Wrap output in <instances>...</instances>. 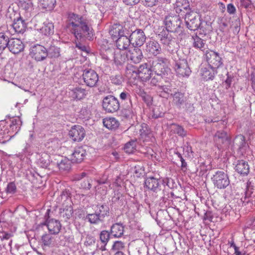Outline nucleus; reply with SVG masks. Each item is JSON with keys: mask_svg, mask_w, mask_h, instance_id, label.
<instances>
[{"mask_svg": "<svg viewBox=\"0 0 255 255\" xmlns=\"http://www.w3.org/2000/svg\"><path fill=\"white\" fill-rule=\"evenodd\" d=\"M192 39L193 40V46L194 48L199 49L201 51H204L205 49V42L203 39L197 35L192 36Z\"/></svg>", "mask_w": 255, "mask_h": 255, "instance_id": "58836bf2", "label": "nucleus"}, {"mask_svg": "<svg viewBox=\"0 0 255 255\" xmlns=\"http://www.w3.org/2000/svg\"><path fill=\"white\" fill-rule=\"evenodd\" d=\"M92 179L89 177H86V178H84L81 182L80 187L81 188L86 189L89 190L91 188Z\"/></svg>", "mask_w": 255, "mask_h": 255, "instance_id": "603ef678", "label": "nucleus"}, {"mask_svg": "<svg viewBox=\"0 0 255 255\" xmlns=\"http://www.w3.org/2000/svg\"><path fill=\"white\" fill-rule=\"evenodd\" d=\"M124 226L121 223L114 224L111 227L110 233L114 238H121L124 235Z\"/></svg>", "mask_w": 255, "mask_h": 255, "instance_id": "c756f323", "label": "nucleus"}, {"mask_svg": "<svg viewBox=\"0 0 255 255\" xmlns=\"http://www.w3.org/2000/svg\"><path fill=\"white\" fill-rule=\"evenodd\" d=\"M230 140L227 132L224 130H218L214 135V140L219 143H224L226 141L229 142Z\"/></svg>", "mask_w": 255, "mask_h": 255, "instance_id": "473e14b6", "label": "nucleus"}, {"mask_svg": "<svg viewBox=\"0 0 255 255\" xmlns=\"http://www.w3.org/2000/svg\"><path fill=\"white\" fill-rule=\"evenodd\" d=\"M172 96L173 97V103L178 108H181L186 101V98L184 94L181 92H175Z\"/></svg>", "mask_w": 255, "mask_h": 255, "instance_id": "2f4dec72", "label": "nucleus"}, {"mask_svg": "<svg viewBox=\"0 0 255 255\" xmlns=\"http://www.w3.org/2000/svg\"><path fill=\"white\" fill-rule=\"evenodd\" d=\"M201 74L202 78L206 80H213L215 74L217 73V69L209 66L201 69Z\"/></svg>", "mask_w": 255, "mask_h": 255, "instance_id": "7c9ffc66", "label": "nucleus"}, {"mask_svg": "<svg viewBox=\"0 0 255 255\" xmlns=\"http://www.w3.org/2000/svg\"><path fill=\"white\" fill-rule=\"evenodd\" d=\"M76 41V47L78 48L79 49L85 52H88L87 47L83 44L82 42L85 41L87 39H85L83 40H80V39H77ZM88 40V39H87ZM89 40H90L89 39Z\"/></svg>", "mask_w": 255, "mask_h": 255, "instance_id": "680f3d73", "label": "nucleus"}, {"mask_svg": "<svg viewBox=\"0 0 255 255\" xmlns=\"http://www.w3.org/2000/svg\"><path fill=\"white\" fill-rule=\"evenodd\" d=\"M135 142L134 141L131 140L127 142L124 147V150L126 152L130 154L132 153L135 150Z\"/></svg>", "mask_w": 255, "mask_h": 255, "instance_id": "6e6d98bb", "label": "nucleus"}, {"mask_svg": "<svg viewBox=\"0 0 255 255\" xmlns=\"http://www.w3.org/2000/svg\"><path fill=\"white\" fill-rule=\"evenodd\" d=\"M160 41L165 48L170 53H173L176 51L178 48V43L176 38L173 37L169 33H162L160 37Z\"/></svg>", "mask_w": 255, "mask_h": 255, "instance_id": "423d86ee", "label": "nucleus"}, {"mask_svg": "<svg viewBox=\"0 0 255 255\" xmlns=\"http://www.w3.org/2000/svg\"><path fill=\"white\" fill-rule=\"evenodd\" d=\"M199 28L203 31L204 34L209 33L212 31V22L210 21L201 20Z\"/></svg>", "mask_w": 255, "mask_h": 255, "instance_id": "79ce46f5", "label": "nucleus"}, {"mask_svg": "<svg viewBox=\"0 0 255 255\" xmlns=\"http://www.w3.org/2000/svg\"><path fill=\"white\" fill-rule=\"evenodd\" d=\"M234 144L238 146L239 148H242L246 144L245 136L242 134L237 135L234 139Z\"/></svg>", "mask_w": 255, "mask_h": 255, "instance_id": "09e8293b", "label": "nucleus"}, {"mask_svg": "<svg viewBox=\"0 0 255 255\" xmlns=\"http://www.w3.org/2000/svg\"><path fill=\"white\" fill-rule=\"evenodd\" d=\"M128 29L119 24H114L109 30V33L113 40H115L123 34H128Z\"/></svg>", "mask_w": 255, "mask_h": 255, "instance_id": "dca6fc26", "label": "nucleus"}, {"mask_svg": "<svg viewBox=\"0 0 255 255\" xmlns=\"http://www.w3.org/2000/svg\"><path fill=\"white\" fill-rule=\"evenodd\" d=\"M12 236V234L11 233L3 232L2 233V235L0 236V240L1 241H7V245L6 244H3V247L5 249H11L12 240L11 238Z\"/></svg>", "mask_w": 255, "mask_h": 255, "instance_id": "e433bc0d", "label": "nucleus"}, {"mask_svg": "<svg viewBox=\"0 0 255 255\" xmlns=\"http://www.w3.org/2000/svg\"><path fill=\"white\" fill-rule=\"evenodd\" d=\"M145 51L151 56H157L161 53L162 49L159 43L153 39H150L146 43Z\"/></svg>", "mask_w": 255, "mask_h": 255, "instance_id": "2eb2a0df", "label": "nucleus"}, {"mask_svg": "<svg viewBox=\"0 0 255 255\" xmlns=\"http://www.w3.org/2000/svg\"><path fill=\"white\" fill-rule=\"evenodd\" d=\"M86 154V149L83 146L75 148L71 157V160L74 163L81 162Z\"/></svg>", "mask_w": 255, "mask_h": 255, "instance_id": "a211bd4d", "label": "nucleus"}, {"mask_svg": "<svg viewBox=\"0 0 255 255\" xmlns=\"http://www.w3.org/2000/svg\"><path fill=\"white\" fill-rule=\"evenodd\" d=\"M151 71L146 63L142 64L138 67L137 76L142 81L148 80L151 76Z\"/></svg>", "mask_w": 255, "mask_h": 255, "instance_id": "6ab92c4d", "label": "nucleus"}, {"mask_svg": "<svg viewBox=\"0 0 255 255\" xmlns=\"http://www.w3.org/2000/svg\"><path fill=\"white\" fill-rule=\"evenodd\" d=\"M18 6L25 10H28L32 7V0H19Z\"/></svg>", "mask_w": 255, "mask_h": 255, "instance_id": "3c124183", "label": "nucleus"}, {"mask_svg": "<svg viewBox=\"0 0 255 255\" xmlns=\"http://www.w3.org/2000/svg\"><path fill=\"white\" fill-rule=\"evenodd\" d=\"M82 78L87 86L92 88L97 86L99 76L94 70L91 69L84 70L82 74Z\"/></svg>", "mask_w": 255, "mask_h": 255, "instance_id": "1a4fd4ad", "label": "nucleus"}, {"mask_svg": "<svg viewBox=\"0 0 255 255\" xmlns=\"http://www.w3.org/2000/svg\"><path fill=\"white\" fill-rule=\"evenodd\" d=\"M141 96L142 100L147 104H151L152 103V97L149 95L147 94L145 92H142L141 93Z\"/></svg>", "mask_w": 255, "mask_h": 255, "instance_id": "774afa93", "label": "nucleus"}, {"mask_svg": "<svg viewBox=\"0 0 255 255\" xmlns=\"http://www.w3.org/2000/svg\"><path fill=\"white\" fill-rule=\"evenodd\" d=\"M172 126V129L174 133H176L179 136L182 137L185 136L186 135V131L182 127L176 124H173Z\"/></svg>", "mask_w": 255, "mask_h": 255, "instance_id": "864d4df0", "label": "nucleus"}, {"mask_svg": "<svg viewBox=\"0 0 255 255\" xmlns=\"http://www.w3.org/2000/svg\"><path fill=\"white\" fill-rule=\"evenodd\" d=\"M120 98L122 104H125L126 105L132 104L130 94L127 91L122 92L120 95Z\"/></svg>", "mask_w": 255, "mask_h": 255, "instance_id": "a18cd8bd", "label": "nucleus"}, {"mask_svg": "<svg viewBox=\"0 0 255 255\" xmlns=\"http://www.w3.org/2000/svg\"><path fill=\"white\" fill-rule=\"evenodd\" d=\"M73 96L78 100L83 99L86 96L87 92L86 90L81 87H76L72 90Z\"/></svg>", "mask_w": 255, "mask_h": 255, "instance_id": "a19ab883", "label": "nucleus"}, {"mask_svg": "<svg viewBox=\"0 0 255 255\" xmlns=\"http://www.w3.org/2000/svg\"><path fill=\"white\" fill-rule=\"evenodd\" d=\"M8 130L6 128L2 129L0 128V143H5L8 141L12 137L8 134Z\"/></svg>", "mask_w": 255, "mask_h": 255, "instance_id": "c03bdc74", "label": "nucleus"}, {"mask_svg": "<svg viewBox=\"0 0 255 255\" xmlns=\"http://www.w3.org/2000/svg\"><path fill=\"white\" fill-rule=\"evenodd\" d=\"M161 181L160 179H157L153 177H148L144 181V188L152 191L154 193H157L161 191L160 183Z\"/></svg>", "mask_w": 255, "mask_h": 255, "instance_id": "ddd939ff", "label": "nucleus"}, {"mask_svg": "<svg viewBox=\"0 0 255 255\" xmlns=\"http://www.w3.org/2000/svg\"><path fill=\"white\" fill-rule=\"evenodd\" d=\"M103 123L106 128L111 130H115L119 126V122L114 118L104 119Z\"/></svg>", "mask_w": 255, "mask_h": 255, "instance_id": "f704fd0d", "label": "nucleus"}, {"mask_svg": "<svg viewBox=\"0 0 255 255\" xmlns=\"http://www.w3.org/2000/svg\"><path fill=\"white\" fill-rule=\"evenodd\" d=\"M73 213V209L71 205H66L65 208L60 209L59 216L63 221L67 222L72 217Z\"/></svg>", "mask_w": 255, "mask_h": 255, "instance_id": "c85d7f7f", "label": "nucleus"}, {"mask_svg": "<svg viewBox=\"0 0 255 255\" xmlns=\"http://www.w3.org/2000/svg\"><path fill=\"white\" fill-rule=\"evenodd\" d=\"M16 187L15 183L13 182L8 184L6 188L7 193L13 194L16 192Z\"/></svg>", "mask_w": 255, "mask_h": 255, "instance_id": "338daca9", "label": "nucleus"}, {"mask_svg": "<svg viewBox=\"0 0 255 255\" xmlns=\"http://www.w3.org/2000/svg\"><path fill=\"white\" fill-rule=\"evenodd\" d=\"M9 40V37L4 32H0V51H3L8 47Z\"/></svg>", "mask_w": 255, "mask_h": 255, "instance_id": "37998d69", "label": "nucleus"}, {"mask_svg": "<svg viewBox=\"0 0 255 255\" xmlns=\"http://www.w3.org/2000/svg\"><path fill=\"white\" fill-rule=\"evenodd\" d=\"M101 55L103 59L108 61L111 60L113 55V51L111 49H108L105 51H102Z\"/></svg>", "mask_w": 255, "mask_h": 255, "instance_id": "052dcab7", "label": "nucleus"}, {"mask_svg": "<svg viewBox=\"0 0 255 255\" xmlns=\"http://www.w3.org/2000/svg\"><path fill=\"white\" fill-rule=\"evenodd\" d=\"M46 224L51 234H58L61 228L60 222L58 220L54 219H47Z\"/></svg>", "mask_w": 255, "mask_h": 255, "instance_id": "4be33fe9", "label": "nucleus"}, {"mask_svg": "<svg viewBox=\"0 0 255 255\" xmlns=\"http://www.w3.org/2000/svg\"><path fill=\"white\" fill-rule=\"evenodd\" d=\"M95 212L104 220L109 214V208L106 205H98Z\"/></svg>", "mask_w": 255, "mask_h": 255, "instance_id": "c9c22d12", "label": "nucleus"}, {"mask_svg": "<svg viewBox=\"0 0 255 255\" xmlns=\"http://www.w3.org/2000/svg\"><path fill=\"white\" fill-rule=\"evenodd\" d=\"M50 156L46 153H43L40 155L39 158L37 160V164L41 168H48L49 170L53 169L51 168L53 165H55L54 161H50Z\"/></svg>", "mask_w": 255, "mask_h": 255, "instance_id": "412c9836", "label": "nucleus"}, {"mask_svg": "<svg viewBox=\"0 0 255 255\" xmlns=\"http://www.w3.org/2000/svg\"><path fill=\"white\" fill-rule=\"evenodd\" d=\"M131 44L134 47H139L143 45L146 36L144 32L141 29H136L130 32L129 35Z\"/></svg>", "mask_w": 255, "mask_h": 255, "instance_id": "9b49d317", "label": "nucleus"}, {"mask_svg": "<svg viewBox=\"0 0 255 255\" xmlns=\"http://www.w3.org/2000/svg\"><path fill=\"white\" fill-rule=\"evenodd\" d=\"M69 134L74 141H81L85 136L84 128L79 125L73 126L69 130Z\"/></svg>", "mask_w": 255, "mask_h": 255, "instance_id": "4468645a", "label": "nucleus"}, {"mask_svg": "<svg viewBox=\"0 0 255 255\" xmlns=\"http://www.w3.org/2000/svg\"><path fill=\"white\" fill-rule=\"evenodd\" d=\"M204 56L209 66L213 68L217 69L223 64L219 53L213 50H207Z\"/></svg>", "mask_w": 255, "mask_h": 255, "instance_id": "39448f33", "label": "nucleus"}, {"mask_svg": "<svg viewBox=\"0 0 255 255\" xmlns=\"http://www.w3.org/2000/svg\"><path fill=\"white\" fill-rule=\"evenodd\" d=\"M235 169L239 174L243 176L247 175L250 171L248 163L244 160H238Z\"/></svg>", "mask_w": 255, "mask_h": 255, "instance_id": "a878e982", "label": "nucleus"}, {"mask_svg": "<svg viewBox=\"0 0 255 255\" xmlns=\"http://www.w3.org/2000/svg\"><path fill=\"white\" fill-rule=\"evenodd\" d=\"M185 21L187 27L190 30H197L201 24L200 15L193 11L186 13Z\"/></svg>", "mask_w": 255, "mask_h": 255, "instance_id": "0eeeda50", "label": "nucleus"}, {"mask_svg": "<svg viewBox=\"0 0 255 255\" xmlns=\"http://www.w3.org/2000/svg\"><path fill=\"white\" fill-rule=\"evenodd\" d=\"M86 219H87L91 224L95 225L103 223L104 221L95 212L94 213L87 214Z\"/></svg>", "mask_w": 255, "mask_h": 255, "instance_id": "ea45409f", "label": "nucleus"}, {"mask_svg": "<svg viewBox=\"0 0 255 255\" xmlns=\"http://www.w3.org/2000/svg\"><path fill=\"white\" fill-rule=\"evenodd\" d=\"M129 34L130 31L128 30V34H123V35L119 36V37L115 39L117 47L119 50H126L131 44L129 37Z\"/></svg>", "mask_w": 255, "mask_h": 255, "instance_id": "aec40b11", "label": "nucleus"}, {"mask_svg": "<svg viewBox=\"0 0 255 255\" xmlns=\"http://www.w3.org/2000/svg\"><path fill=\"white\" fill-rule=\"evenodd\" d=\"M174 9L177 13L184 14L185 13V11L189 9L188 0H177L174 4Z\"/></svg>", "mask_w": 255, "mask_h": 255, "instance_id": "b1692460", "label": "nucleus"}, {"mask_svg": "<svg viewBox=\"0 0 255 255\" xmlns=\"http://www.w3.org/2000/svg\"><path fill=\"white\" fill-rule=\"evenodd\" d=\"M67 27L77 39L91 40L94 36V31L91 26L82 17L74 13L68 14Z\"/></svg>", "mask_w": 255, "mask_h": 255, "instance_id": "f257e3e1", "label": "nucleus"}, {"mask_svg": "<svg viewBox=\"0 0 255 255\" xmlns=\"http://www.w3.org/2000/svg\"><path fill=\"white\" fill-rule=\"evenodd\" d=\"M166 75L164 74H155L150 81V85L152 86H158V84L161 82V80L165 77Z\"/></svg>", "mask_w": 255, "mask_h": 255, "instance_id": "4d7b16f0", "label": "nucleus"}, {"mask_svg": "<svg viewBox=\"0 0 255 255\" xmlns=\"http://www.w3.org/2000/svg\"><path fill=\"white\" fill-rule=\"evenodd\" d=\"M123 114L127 118H131L133 115L132 111V105L129 104L126 106L125 108L123 110Z\"/></svg>", "mask_w": 255, "mask_h": 255, "instance_id": "5fc2aeb1", "label": "nucleus"}, {"mask_svg": "<svg viewBox=\"0 0 255 255\" xmlns=\"http://www.w3.org/2000/svg\"><path fill=\"white\" fill-rule=\"evenodd\" d=\"M71 160L68 158L62 157L59 161L57 160L56 162H55V164L61 171H68L71 168Z\"/></svg>", "mask_w": 255, "mask_h": 255, "instance_id": "72a5a7b5", "label": "nucleus"}, {"mask_svg": "<svg viewBox=\"0 0 255 255\" xmlns=\"http://www.w3.org/2000/svg\"><path fill=\"white\" fill-rule=\"evenodd\" d=\"M41 5L47 10H51L56 4V0H42Z\"/></svg>", "mask_w": 255, "mask_h": 255, "instance_id": "8fccbe9b", "label": "nucleus"}, {"mask_svg": "<svg viewBox=\"0 0 255 255\" xmlns=\"http://www.w3.org/2000/svg\"><path fill=\"white\" fill-rule=\"evenodd\" d=\"M211 179L214 186L219 189H225L230 184L228 174L223 171H216Z\"/></svg>", "mask_w": 255, "mask_h": 255, "instance_id": "20e7f679", "label": "nucleus"}, {"mask_svg": "<svg viewBox=\"0 0 255 255\" xmlns=\"http://www.w3.org/2000/svg\"><path fill=\"white\" fill-rule=\"evenodd\" d=\"M41 33L45 35H50L54 33V25L52 22L45 21L43 23V26L40 29Z\"/></svg>", "mask_w": 255, "mask_h": 255, "instance_id": "4c0bfd02", "label": "nucleus"}, {"mask_svg": "<svg viewBox=\"0 0 255 255\" xmlns=\"http://www.w3.org/2000/svg\"><path fill=\"white\" fill-rule=\"evenodd\" d=\"M30 55L37 61H41L47 57V49L41 45H36L30 49Z\"/></svg>", "mask_w": 255, "mask_h": 255, "instance_id": "f8f14e48", "label": "nucleus"}, {"mask_svg": "<svg viewBox=\"0 0 255 255\" xmlns=\"http://www.w3.org/2000/svg\"><path fill=\"white\" fill-rule=\"evenodd\" d=\"M110 232L106 230L102 231L100 234V238L101 241L104 244L106 245L110 239Z\"/></svg>", "mask_w": 255, "mask_h": 255, "instance_id": "13d9d810", "label": "nucleus"}, {"mask_svg": "<svg viewBox=\"0 0 255 255\" xmlns=\"http://www.w3.org/2000/svg\"><path fill=\"white\" fill-rule=\"evenodd\" d=\"M128 59H130L134 63H139L143 58L141 50L138 47H134L128 52Z\"/></svg>", "mask_w": 255, "mask_h": 255, "instance_id": "5701e85b", "label": "nucleus"}, {"mask_svg": "<svg viewBox=\"0 0 255 255\" xmlns=\"http://www.w3.org/2000/svg\"><path fill=\"white\" fill-rule=\"evenodd\" d=\"M164 23L168 31L171 32H182V22L179 15H169L165 17Z\"/></svg>", "mask_w": 255, "mask_h": 255, "instance_id": "f03ea898", "label": "nucleus"}, {"mask_svg": "<svg viewBox=\"0 0 255 255\" xmlns=\"http://www.w3.org/2000/svg\"><path fill=\"white\" fill-rule=\"evenodd\" d=\"M128 59V55L126 51L118 50L114 54V62L118 66L123 65Z\"/></svg>", "mask_w": 255, "mask_h": 255, "instance_id": "393cba45", "label": "nucleus"}, {"mask_svg": "<svg viewBox=\"0 0 255 255\" xmlns=\"http://www.w3.org/2000/svg\"><path fill=\"white\" fill-rule=\"evenodd\" d=\"M171 85L170 83L167 85H158L157 86V92L160 97L168 99L170 96L172 95Z\"/></svg>", "mask_w": 255, "mask_h": 255, "instance_id": "bb28decb", "label": "nucleus"}, {"mask_svg": "<svg viewBox=\"0 0 255 255\" xmlns=\"http://www.w3.org/2000/svg\"><path fill=\"white\" fill-rule=\"evenodd\" d=\"M152 117L155 119H157L164 116V112L163 110H160V108L158 107H156L153 109Z\"/></svg>", "mask_w": 255, "mask_h": 255, "instance_id": "bf43d9fd", "label": "nucleus"}, {"mask_svg": "<svg viewBox=\"0 0 255 255\" xmlns=\"http://www.w3.org/2000/svg\"><path fill=\"white\" fill-rule=\"evenodd\" d=\"M143 4L146 6L152 7L156 5L158 0H141Z\"/></svg>", "mask_w": 255, "mask_h": 255, "instance_id": "69168bd1", "label": "nucleus"}, {"mask_svg": "<svg viewBox=\"0 0 255 255\" xmlns=\"http://www.w3.org/2000/svg\"><path fill=\"white\" fill-rule=\"evenodd\" d=\"M177 56H178V54ZM174 69L178 77H188L191 70L189 68L187 60L184 58L178 57H174Z\"/></svg>", "mask_w": 255, "mask_h": 255, "instance_id": "7ed1b4c3", "label": "nucleus"}, {"mask_svg": "<svg viewBox=\"0 0 255 255\" xmlns=\"http://www.w3.org/2000/svg\"><path fill=\"white\" fill-rule=\"evenodd\" d=\"M24 44L18 38H11L9 40L8 48L13 54H18L24 49Z\"/></svg>", "mask_w": 255, "mask_h": 255, "instance_id": "f3484780", "label": "nucleus"}, {"mask_svg": "<svg viewBox=\"0 0 255 255\" xmlns=\"http://www.w3.org/2000/svg\"><path fill=\"white\" fill-rule=\"evenodd\" d=\"M47 56L51 58H57L60 56V48L55 46H51L47 49Z\"/></svg>", "mask_w": 255, "mask_h": 255, "instance_id": "49530a36", "label": "nucleus"}, {"mask_svg": "<svg viewBox=\"0 0 255 255\" xmlns=\"http://www.w3.org/2000/svg\"><path fill=\"white\" fill-rule=\"evenodd\" d=\"M14 31L18 33H23L26 29V25L24 20L20 17L14 20L13 24L11 25Z\"/></svg>", "mask_w": 255, "mask_h": 255, "instance_id": "cd10ccee", "label": "nucleus"}, {"mask_svg": "<svg viewBox=\"0 0 255 255\" xmlns=\"http://www.w3.org/2000/svg\"><path fill=\"white\" fill-rule=\"evenodd\" d=\"M41 240L45 246H49L52 243V237L49 235L45 234L43 235Z\"/></svg>", "mask_w": 255, "mask_h": 255, "instance_id": "e2e57ef3", "label": "nucleus"}, {"mask_svg": "<svg viewBox=\"0 0 255 255\" xmlns=\"http://www.w3.org/2000/svg\"><path fill=\"white\" fill-rule=\"evenodd\" d=\"M169 63L167 58L163 57H158L152 63V67L155 74L167 75V66Z\"/></svg>", "mask_w": 255, "mask_h": 255, "instance_id": "9d476101", "label": "nucleus"}, {"mask_svg": "<svg viewBox=\"0 0 255 255\" xmlns=\"http://www.w3.org/2000/svg\"><path fill=\"white\" fill-rule=\"evenodd\" d=\"M124 244L121 241H116L112 248V250L115 251H119L124 248Z\"/></svg>", "mask_w": 255, "mask_h": 255, "instance_id": "0e129e2a", "label": "nucleus"}, {"mask_svg": "<svg viewBox=\"0 0 255 255\" xmlns=\"http://www.w3.org/2000/svg\"><path fill=\"white\" fill-rule=\"evenodd\" d=\"M70 194V193L68 190H65L63 191L60 197L58 198L59 202L62 205H64V202H66L67 203H70L71 201V199L69 196Z\"/></svg>", "mask_w": 255, "mask_h": 255, "instance_id": "de8ad7c7", "label": "nucleus"}, {"mask_svg": "<svg viewBox=\"0 0 255 255\" xmlns=\"http://www.w3.org/2000/svg\"><path fill=\"white\" fill-rule=\"evenodd\" d=\"M102 106L104 109L108 113L117 112L120 107L119 101L112 95H109L103 98Z\"/></svg>", "mask_w": 255, "mask_h": 255, "instance_id": "6e6552de", "label": "nucleus"}]
</instances>
